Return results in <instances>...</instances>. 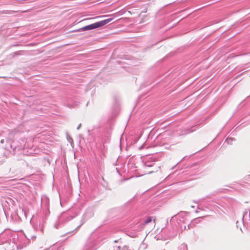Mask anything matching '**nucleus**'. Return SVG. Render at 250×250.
I'll list each match as a JSON object with an SVG mask.
<instances>
[{
    "label": "nucleus",
    "instance_id": "obj_1",
    "mask_svg": "<svg viewBox=\"0 0 250 250\" xmlns=\"http://www.w3.org/2000/svg\"><path fill=\"white\" fill-rule=\"evenodd\" d=\"M113 20V18L107 19L95 23L85 26L82 28H81L77 30V31H85L87 30H92L101 27L112 21Z\"/></svg>",
    "mask_w": 250,
    "mask_h": 250
},
{
    "label": "nucleus",
    "instance_id": "obj_20",
    "mask_svg": "<svg viewBox=\"0 0 250 250\" xmlns=\"http://www.w3.org/2000/svg\"><path fill=\"white\" fill-rule=\"evenodd\" d=\"M3 147H4L5 149H8V148H7L6 146H3Z\"/></svg>",
    "mask_w": 250,
    "mask_h": 250
},
{
    "label": "nucleus",
    "instance_id": "obj_7",
    "mask_svg": "<svg viewBox=\"0 0 250 250\" xmlns=\"http://www.w3.org/2000/svg\"><path fill=\"white\" fill-rule=\"evenodd\" d=\"M4 245V248L5 250H15L17 249L16 245L13 241L11 242V240H10Z\"/></svg>",
    "mask_w": 250,
    "mask_h": 250
},
{
    "label": "nucleus",
    "instance_id": "obj_13",
    "mask_svg": "<svg viewBox=\"0 0 250 250\" xmlns=\"http://www.w3.org/2000/svg\"><path fill=\"white\" fill-rule=\"evenodd\" d=\"M122 250H130L129 249L128 247L124 246V247H123Z\"/></svg>",
    "mask_w": 250,
    "mask_h": 250
},
{
    "label": "nucleus",
    "instance_id": "obj_4",
    "mask_svg": "<svg viewBox=\"0 0 250 250\" xmlns=\"http://www.w3.org/2000/svg\"><path fill=\"white\" fill-rule=\"evenodd\" d=\"M13 237L12 232L9 230H5L0 233V245H3Z\"/></svg>",
    "mask_w": 250,
    "mask_h": 250
},
{
    "label": "nucleus",
    "instance_id": "obj_22",
    "mask_svg": "<svg viewBox=\"0 0 250 250\" xmlns=\"http://www.w3.org/2000/svg\"><path fill=\"white\" fill-rule=\"evenodd\" d=\"M32 237L33 238H35L36 237V236H32Z\"/></svg>",
    "mask_w": 250,
    "mask_h": 250
},
{
    "label": "nucleus",
    "instance_id": "obj_17",
    "mask_svg": "<svg viewBox=\"0 0 250 250\" xmlns=\"http://www.w3.org/2000/svg\"><path fill=\"white\" fill-rule=\"evenodd\" d=\"M201 218H202L201 217H199V218H197V219H194L193 221H196H196H197V220L201 219Z\"/></svg>",
    "mask_w": 250,
    "mask_h": 250
},
{
    "label": "nucleus",
    "instance_id": "obj_24",
    "mask_svg": "<svg viewBox=\"0 0 250 250\" xmlns=\"http://www.w3.org/2000/svg\"><path fill=\"white\" fill-rule=\"evenodd\" d=\"M186 250H187V248L186 247Z\"/></svg>",
    "mask_w": 250,
    "mask_h": 250
},
{
    "label": "nucleus",
    "instance_id": "obj_18",
    "mask_svg": "<svg viewBox=\"0 0 250 250\" xmlns=\"http://www.w3.org/2000/svg\"><path fill=\"white\" fill-rule=\"evenodd\" d=\"M4 141H4V139H2V140L0 141V143H1V144H3V143H4Z\"/></svg>",
    "mask_w": 250,
    "mask_h": 250
},
{
    "label": "nucleus",
    "instance_id": "obj_9",
    "mask_svg": "<svg viewBox=\"0 0 250 250\" xmlns=\"http://www.w3.org/2000/svg\"><path fill=\"white\" fill-rule=\"evenodd\" d=\"M155 163L150 162H146L145 163V167H152L154 166Z\"/></svg>",
    "mask_w": 250,
    "mask_h": 250
},
{
    "label": "nucleus",
    "instance_id": "obj_14",
    "mask_svg": "<svg viewBox=\"0 0 250 250\" xmlns=\"http://www.w3.org/2000/svg\"><path fill=\"white\" fill-rule=\"evenodd\" d=\"M121 247L120 246L116 247L113 250H120Z\"/></svg>",
    "mask_w": 250,
    "mask_h": 250
},
{
    "label": "nucleus",
    "instance_id": "obj_11",
    "mask_svg": "<svg viewBox=\"0 0 250 250\" xmlns=\"http://www.w3.org/2000/svg\"><path fill=\"white\" fill-rule=\"evenodd\" d=\"M195 129H191L190 128H188L187 130H185V132L183 133V134H188L190 132H192L194 131Z\"/></svg>",
    "mask_w": 250,
    "mask_h": 250
},
{
    "label": "nucleus",
    "instance_id": "obj_15",
    "mask_svg": "<svg viewBox=\"0 0 250 250\" xmlns=\"http://www.w3.org/2000/svg\"><path fill=\"white\" fill-rule=\"evenodd\" d=\"M80 227L81 225L78 226L73 231H75V232H76V231L80 228Z\"/></svg>",
    "mask_w": 250,
    "mask_h": 250
},
{
    "label": "nucleus",
    "instance_id": "obj_19",
    "mask_svg": "<svg viewBox=\"0 0 250 250\" xmlns=\"http://www.w3.org/2000/svg\"><path fill=\"white\" fill-rule=\"evenodd\" d=\"M152 172H153V171H150L148 172V173L150 174V173H152Z\"/></svg>",
    "mask_w": 250,
    "mask_h": 250
},
{
    "label": "nucleus",
    "instance_id": "obj_6",
    "mask_svg": "<svg viewBox=\"0 0 250 250\" xmlns=\"http://www.w3.org/2000/svg\"><path fill=\"white\" fill-rule=\"evenodd\" d=\"M96 249L95 243L92 241H89L86 242L82 250H96Z\"/></svg>",
    "mask_w": 250,
    "mask_h": 250
},
{
    "label": "nucleus",
    "instance_id": "obj_23",
    "mask_svg": "<svg viewBox=\"0 0 250 250\" xmlns=\"http://www.w3.org/2000/svg\"><path fill=\"white\" fill-rule=\"evenodd\" d=\"M118 242V240H115V241H114V242H115V243H116V242Z\"/></svg>",
    "mask_w": 250,
    "mask_h": 250
},
{
    "label": "nucleus",
    "instance_id": "obj_10",
    "mask_svg": "<svg viewBox=\"0 0 250 250\" xmlns=\"http://www.w3.org/2000/svg\"><path fill=\"white\" fill-rule=\"evenodd\" d=\"M152 217H148L144 221V223L145 225L148 224L149 223L151 222L152 221Z\"/></svg>",
    "mask_w": 250,
    "mask_h": 250
},
{
    "label": "nucleus",
    "instance_id": "obj_5",
    "mask_svg": "<svg viewBox=\"0 0 250 250\" xmlns=\"http://www.w3.org/2000/svg\"><path fill=\"white\" fill-rule=\"evenodd\" d=\"M45 223V220L44 218H38L37 224L33 225L34 229L40 234L43 233L44 225Z\"/></svg>",
    "mask_w": 250,
    "mask_h": 250
},
{
    "label": "nucleus",
    "instance_id": "obj_2",
    "mask_svg": "<svg viewBox=\"0 0 250 250\" xmlns=\"http://www.w3.org/2000/svg\"><path fill=\"white\" fill-rule=\"evenodd\" d=\"M16 234H13V240L16 245L17 250L21 249L26 247L29 240L26 237L24 234L17 235L16 238Z\"/></svg>",
    "mask_w": 250,
    "mask_h": 250
},
{
    "label": "nucleus",
    "instance_id": "obj_21",
    "mask_svg": "<svg viewBox=\"0 0 250 250\" xmlns=\"http://www.w3.org/2000/svg\"><path fill=\"white\" fill-rule=\"evenodd\" d=\"M190 228V225H188V229H189Z\"/></svg>",
    "mask_w": 250,
    "mask_h": 250
},
{
    "label": "nucleus",
    "instance_id": "obj_3",
    "mask_svg": "<svg viewBox=\"0 0 250 250\" xmlns=\"http://www.w3.org/2000/svg\"><path fill=\"white\" fill-rule=\"evenodd\" d=\"M187 214V213L186 212H181L177 215L173 216L170 220V222H172V221L174 220V218H175L176 219H177V223L179 225V227L180 228L182 231L186 229V226L185 225L183 226L181 224H186L185 221L186 220Z\"/></svg>",
    "mask_w": 250,
    "mask_h": 250
},
{
    "label": "nucleus",
    "instance_id": "obj_16",
    "mask_svg": "<svg viewBox=\"0 0 250 250\" xmlns=\"http://www.w3.org/2000/svg\"><path fill=\"white\" fill-rule=\"evenodd\" d=\"M81 124H80L79 125H78V126L77 127V129H79L80 128V127H81Z\"/></svg>",
    "mask_w": 250,
    "mask_h": 250
},
{
    "label": "nucleus",
    "instance_id": "obj_12",
    "mask_svg": "<svg viewBox=\"0 0 250 250\" xmlns=\"http://www.w3.org/2000/svg\"><path fill=\"white\" fill-rule=\"evenodd\" d=\"M234 140L233 138H228L226 141L228 143H230V142H231L233 140Z\"/></svg>",
    "mask_w": 250,
    "mask_h": 250
},
{
    "label": "nucleus",
    "instance_id": "obj_8",
    "mask_svg": "<svg viewBox=\"0 0 250 250\" xmlns=\"http://www.w3.org/2000/svg\"><path fill=\"white\" fill-rule=\"evenodd\" d=\"M42 205L44 206L46 209H48L49 205V199L46 197L42 198Z\"/></svg>",
    "mask_w": 250,
    "mask_h": 250
}]
</instances>
